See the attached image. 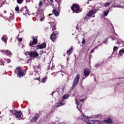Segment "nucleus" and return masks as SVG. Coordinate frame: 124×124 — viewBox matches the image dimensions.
I'll list each match as a JSON object with an SVG mask.
<instances>
[{
  "instance_id": "nucleus-32",
  "label": "nucleus",
  "mask_w": 124,
  "mask_h": 124,
  "mask_svg": "<svg viewBox=\"0 0 124 124\" xmlns=\"http://www.w3.org/2000/svg\"><path fill=\"white\" fill-rule=\"evenodd\" d=\"M96 48H97V46L95 47L94 49H93L91 52V53L92 54V53H93V52H94V49H96Z\"/></svg>"
},
{
  "instance_id": "nucleus-9",
  "label": "nucleus",
  "mask_w": 124,
  "mask_h": 124,
  "mask_svg": "<svg viewBox=\"0 0 124 124\" xmlns=\"http://www.w3.org/2000/svg\"><path fill=\"white\" fill-rule=\"evenodd\" d=\"M39 119V114H35L34 116L30 120L31 123H35Z\"/></svg>"
},
{
  "instance_id": "nucleus-34",
  "label": "nucleus",
  "mask_w": 124,
  "mask_h": 124,
  "mask_svg": "<svg viewBox=\"0 0 124 124\" xmlns=\"http://www.w3.org/2000/svg\"><path fill=\"white\" fill-rule=\"evenodd\" d=\"M51 15H53V14H49V16H48V20H50V19H51V17H50V16H51Z\"/></svg>"
},
{
  "instance_id": "nucleus-2",
  "label": "nucleus",
  "mask_w": 124,
  "mask_h": 124,
  "mask_svg": "<svg viewBox=\"0 0 124 124\" xmlns=\"http://www.w3.org/2000/svg\"><path fill=\"white\" fill-rule=\"evenodd\" d=\"M16 73L19 77H23L26 74V70L18 67L16 69Z\"/></svg>"
},
{
  "instance_id": "nucleus-49",
  "label": "nucleus",
  "mask_w": 124,
  "mask_h": 124,
  "mask_svg": "<svg viewBox=\"0 0 124 124\" xmlns=\"http://www.w3.org/2000/svg\"><path fill=\"white\" fill-rule=\"evenodd\" d=\"M87 3L89 4V2H88Z\"/></svg>"
},
{
  "instance_id": "nucleus-42",
  "label": "nucleus",
  "mask_w": 124,
  "mask_h": 124,
  "mask_svg": "<svg viewBox=\"0 0 124 124\" xmlns=\"http://www.w3.org/2000/svg\"><path fill=\"white\" fill-rule=\"evenodd\" d=\"M40 20H41V21H43V20H44V18H43V19H40Z\"/></svg>"
},
{
  "instance_id": "nucleus-46",
  "label": "nucleus",
  "mask_w": 124,
  "mask_h": 124,
  "mask_svg": "<svg viewBox=\"0 0 124 124\" xmlns=\"http://www.w3.org/2000/svg\"><path fill=\"white\" fill-rule=\"evenodd\" d=\"M56 26V24H54V27L55 28V26Z\"/></svg>"
},
{
  "instance_id": "nucleus-43",
  "label": "nucleus",
  "mask_w": 124,
  "mask_h": 124,
  "mask_svg": "<svg viewBox=\"0 0 124 124\" xmlns=\"http://www.w3.org/2000/svg\"><path fill=\"white\" fill-rule=\"evenodd\" d=\"M99 4H101V5H102V2L100 3Z\"/></svg>"
},
{
  "instance_id": "nucleus-21",
  "label": "nucleus",
  "mask_w": 124,
  "mask_h": 124,
  "mask_svg": "<svg viewBox=\"0 0 124 124\" xmlns=\"http://www.w3.org/2000/svg\"><path fill=\"white\" fill-rule=\"evenodd\" d=\"M124 54V49H121L119 52V56H123Z\"/></svg>"
},
{
  "instance_id": "nucleus-3",
  "label": "nucleus",
  "mask_w": 124,
  "mask_h": 124,
  "mask_svg": "<svg viewBox=\"0 0 124 124\" xmlns=\"http://www.w3.org/2000/svg\"><path fill=\"white\" fill-rule=\"evenodd\" d=\"M68 97H69V95L67 94L64 95L62 97V100L57 104L56 107H60L61 106H62V105H64L65 104V101L64 100V99H67Z\"/></svg>"
},
{
  "instance_id": "nucleus-27",
  "label": "nucleus",
  "mask_w": 124,
  "mask_h": 124,
  "mask_svg": "<svg viewBox=\"0 0 124 124\" xmlns=\"http://www.w3.org/2000/svg\"><path fill=\"white\" fill-rule=\"evenodd\" d=\"M15 10L16 11V13H19V11L20 10L19 7H18V6L16 7L15 8Z\"/></svg>"
},
{
  "instance_id": "nucleus-17",
  "label": "nucleus",
  "mask_w": 124,
  "mask_h": 124,
  "mask_svg": "<svg viewBox=\"0 0 124 124\" xmlns=\"http://www.w3.org/2000/svg\"><path fill=\"white\" fill-rule=\"evenodd\" d=\"M46 47V43H43L41 45H39L38 46V48L39 49H44Z\"/></svg>"
},
{
  "instance_id": "nucleus-11",
  "label": "nucleus",
  "mask_w": 124,
  "mask_h": 124,
  "mask_svg": "<svg viewBox=\"0 0 124 124\" xmlns=\"http://www.w3.org/2000/svg\"><path fill=\"white\" fill-rule=\"evenodd\" d=\"M32 39L33 40L32 42L31 41L30 44H29L30 46H33V45H36V44H37V39L34 38V37H32Z\"/></svg>"
},
{
  "instance_id": "nucleus-7",
  "label": "nucleus",
  "mask_w": 124,
  "mask_h": 124,
  "mask_svg": "<svg viewBox=\"0 0 124 124\" xmlns=\"http://www.w3.org/2000/svg\"><path fill=\"white\" fill-rule=\"evenodd\" d=\"M79 79H80V75L79 74L77 75L76 77L75 78L73 82V87H76V86H77V84L79 82Z\"/></svg>"
},
{
  "instance_id": "nucleus-16",
  "label": "nucleus",
  "mask_w": 124,
  "mask_h": 124,
  "mask_svg": "<svg viewBox=\"0 0 124 124\" xmlns=\"http://www.w3.org/2000/svg\"><path fill=\"white\" fill-rule=\"evenodd\" d=\"M56 37L57 35H54V34L52 33L50 35V39L53 42H54V41L56 39Z\"/></svg>"
},
{
  "instance_id": "nucleus-35",
  "label": "nucleus",
  "mask_w": 124,
  "mask_h": 124,
  "mask_svg": "<svg viewBox=\"0 0 124 124\" xmlns=\"http://www.w3.org/2000/svg\"><path fill=\"white\" fill-rule=\"evenodd\" d=\"M7 62L8 63H10L11 61L10 60V59H7Z\"/></svg>"
},
{
  "instance_id": "nucleus-28",
  "label": "nucleus",
  "mask_w": 124,
  "mask_h": 124,
  "mask_svg": "<svg viewBox=\"0 0 124 124\" xmlns=\"http://www.w3.org/2000/svg\"><path fill=\"white\" fill-rule=\"evenodd\" d=\"M24 0H17V2L19 4H21L23 2Z\"/></svg>"
},
{
  "instance_id": "nucleus-15",
  "label": "nucleus",
  "mask_w": 124,
  "mask_h": 124,
  "mask_svg": "<svg viewBox=\"0 0 124 124\" xmlns=\"http://www.w3.org/2000/svg\"><path fill=\"white\" fill-rule=\"evenodd\" d=\"M91 72V71H90V69H88V68H85L84 69V75L86 76V77H88L89 75H90V73Z\"/></svg>"
},
{
  "instance_id": "nucleus-4",
  "label": "nucleus",
  "mask_w": 124,
  "mask_h": 124,
  "mask_svg": "<svg viewBox=\"0 0 124 124\" xmlns=\"http://www.w3.org/2000/svg\"><path fill=\"white\" fill-rule=\"evenodd\" d=\"M13 115H15L16 119H22L23 118V114L21 111L14 110L11 112Z\"/></svg>"
},
{
  "instance_id": "nucleus-50",
  "label": "nucleus",
  "mask_w": 124,
  "mask_h": 124,
  "mask_svg": "<svg viewBox=\"0 0 124 124\" xmlns=\"http://www.w3.org/2000/svg\"><path fill=\"white\" fill-rule=\"evenodd\" d=\"M54 76H56V75H55Z\"/></svg>"
},
{
  "instance_id": "nucleus-48",
  "label": "nucleus",
  "mask_w": 124,
  "mask_h": 124,
  "mask_svg": "<svg viewBox=\"0 0 124 124\" xmlns=\"http://www.w3.org/2000/svg\"><path fill=\"white\" fill-rule=\"evenodd\" d=\"M116 34V35H117L118 36V34Z\"/></svg>"
},
{
  "instance_id": "nucleus-6",
  "label": "nucleus",
  "mask_w": 124,
  "mask_h": 124,
  "mask_svg": "<svg viewBox=\"0 0 124 124\" xmlns=\"http://www.w3.org/2000/svg\"><path fill=\"white\" fill-rule=\"evenodd\" d=\"M71 9L73 13H79V10H80V7L78 4H74L73 6L71 7Z\"/></svg>"
},
{
  "instance_id": "nucleus-47",
  "label": "nucleus",
  "mask_w": 124,
  "mask_h": 124,
  "mask_svg": "<svg viewBox=\"0 0 124 124\" xmlns=\"http://www.w3.org/2000/svg\"><path fill=\"white\" fill-rule=\"evenodd\" d=\"M92 0H88V1H91Z\"/></svg>"
},
{
  "instance_id": "nucleus-29",
  "label": "nucleus",
  "mask_w": 124,
  "mask_h": 124,
  "mask_svg": "<svg viewBox=\"0 0 124 124\" xmlns=\"http://www.w3.org/2000/svg\"><path fill=\"white\" fill-rule=\"evenodd\" d=\"M43 4V2H42V1L40 0L39 3V6L40 7Z\"/></svg>"
},
{
  "instance_id": "nucleus-25",
  "label": "nucleus",
  "mask_w": 124,
  "mask_h": 124,
  "mask_svg": "<svg viewBox=\"0 0 124 124\" xmlns=\"http://www.w3.org/2000/svg\"><path fill=\"white\" fill-rule=\"evenodd\" d=\"M46 80H47V77H45L44 78H43V79L42 80V83H46Z\"/></svg>"
},
{
  "instance_id": "nucleus-44",
  "label": "nucleus",
  "mask_w": 124,
  "mask_h": 124,
  "mask_svg": "<svg viewBox=\"0 0 124 124\" xmlns=\"http://www.w3.org/2000/svg\"><path fill=\"white\" fill-rule=\"evenodd\" d=\"M4 13H6V11H4Z\"/></svg>"
},
{
  "instance_id": "nucleus-24",
  "label": "nucleus",
  "mask_w": 124,
  "mask_h": 124,
  "mask_svg": "<svg viewBox=\"0 0 124 124\" xmlns=\"http://www.w3.org/2000/svg\"><path fill=\"white\" fill-rule=\"evenodd\" d=\"M109 10H108L107 12H106V11L104 12V13H103L104 16H107V15H108V14H109Z\"/></svg>"
},
{
  "instance_id": "nucleus-20",
  "label": "nucleus",
  "mask_w": 124,
  "mask_h": 124,
  "mask_svg": "<svg viewBox=\"0 0 124 124\" xmlns=\"http://www.w3.org/2000/svg\"><path fill=\"white\" fill-rule=\"evenodd\" d=\"M2 40L6 43L7 41V36L3 35L2 37Z\"/></svg>"
},
{
  "instance_id": "nucleus-40",
  "label": "nucleus",
  "mask_w": 124,
  "mask_h": 124,
  "mask_svg": "<svg viewBox=\"0 0 124 124\" xmlns=\"http://www.w3.org/2000/svg\"><path fill=\"white\" fill-rule=\"evenodd\" d=\"M54 93H55V92H53L52 93V95H53V94H54Z\"/></svg>"
},
{
  "instance_id": "nucleus-10",
  "label": "nucleus",
  "mask_w": 124,
  "mask_h": 124,
  "mask_svg": "<svg viewBox=\"0 0 124 124\" xmlns=\"http://www.w3.org/2000/svg\"><path fill=\"white\" fill-rule=\"evenodd\" d=\"M104 124H113V119L111 118H108L107 119L103 121Z\"/></svg>"
},
{
  "instance_id": "nucleus-30",
  "label": "nucleus",
  "mask_w": 124,
  "mask_h": 124,
  "mask_svg": "<svg viewBox=\"0 0 124 124\" xmlns=\"http://www.w3.org/2000/svg\"><path fill=\"white\" fill-rule=\"evenodd\" d=\"M117 50H118V47H117V46H114L113 52H115V51H117Z\"/></svg>"
},
{
  "instance_id": "nucleus-13",
  "label": "nucleus",
  "mask_w": 124,
  "mask_h": 124,
  "mask_svg": "<svg viewBox=\"0 0 124 124\" xmlns=\"http://www.w3.org/2000/svg\"><path fill=\"white\" fill-rule=\"evenodd\" d=\"M90 122H92L93 124H104L103 121H101L100 120H93L92 121H90Z\"/></svg>"
},
{
  "instance_id": "nucleus-45",
  "label": "nucleus",
  "mask_w": 124,
  "mask_h": 124,
  "mask_svg": "<svg viewBox=\"0 0 124 124\" xmlns=\"http://www.w3.org/2000/svg\"><path fill=\"white\" fill-rule=\"evenodd\" d=\"M51 2H53V0H50Z\"/></svg>"
},
{
  "instance_id": "nucleus-23",
  "label": "nucleus",
  "mask_w": 124,
  "mask_h": 124,
  "mask_svg": "<svg viewBox=\"0 0 124 124\" xmlns=\"http://www.w3.org/2000/svg\"><path fill=\"white\" fill-rule=\"evenodd\" d=\"M72 53V48H70L68 50H67L66 54L67 55H70Z\"/></svg>"
},
{
  "instance_id": "nucleus-1",
  "label": "nucleus",
  "mask_w": 124,
  "mask_h": 124,
  "mask_svg": "<svg viewBox=\"0 0 124 124\" xmlns=\"http://www.w3.org/2000/svg\"><path fill=\"white\" fill-rule=\"evenodd\" d=\"M91 117H89L84 114H82L79 117V119L84 122H86V124H93V122H91V121L93 120H91Z\"/></svg>"
},
{
  "instance_id": "nucleus-31",
  "label": "nucleus",
  "mask_w": 124,
  "mask_h": 124,
  "mask_svg": "<svg viewBox=\"0 0 124 124\" xmlns=\"http://www.w3.org/2000/svg\"><path fill=\"white\" fill-rule=\"evenodd\" d=\"M17 40L18 42H21L22 40H23V39H22V38H19L17 39Z\"/></svg>"
},
{
  "instance_id": "nucleus-18",
  "label": "nucleus",
  "mask_w": 124,
  "mask_h": 124,
  "mask_svg": "<svg viewBox=\"0 0 124 124\" xmlns=\"http://www.w3.org/2000/svg\"><path fill=\"white\" fill-rule=\"evenodd\" d=\"M20 11L23 13L24 15H25V13H24V11L25 13H28V10H27L26 8H22L20 10Z\"/></svg>"
},
{
  "instance_id": "nucleus-41",
  "label": "nucleus",
  "mask_w": 124,
  "mask_h": 124,
  "mask_svg": "<svg viewBox=\"0 0 124 124\" xmlns=\"http://www.w3.org/2000/svg\"><path fill=\"white\" fill-rule=\"evenodd\" d=\"M52 24H53V23H50L51 27L53 26Z\"/></svg>"
},
{
  "instance_id": "nucleus-19",
  "label": "nucleus",
  "mask_w": 124,
  "mask_h": 124,
  "mask_svg": "<svg viewBox=\"0 0 124 124\" xmlns=\"http://www.w3.org/2000/svg\"><path fill=\"white\" fill-rule=\"evenodd\" d=\"M52 12L53 13V14H54V15L57 17V16H59V15H60V14H59V12H58L57 10H53L52 11Z\"/></svg>"
},
{
  "instance_id": "nucleus-5",
  "label": "nucleus",
  "mask_w": 124,
  "mask_h": 124,
  "mask_svg": "<svg viewBox=\"0 0 124 124\" xmlns=\"http://www.w3.org/2000/svg\"><path fill=\"white\" fill-rule=\"evenodd\" d=\"M25 54L26 55H29L30 58H36V57H38V53L36 51H26Z\"/></svg>"
},
{
  "instance_id": "nucleus-8",
  "label": "nucleus",
  "mask_w": 124,
  "mask_h": 124,
  "mask_svg": "<svg viewBox=\"0 0 124 124\" xmlns=\"http://www.w3.org/2000/svg\"><path fill=\"white\" fill-rule=\"evenodd\" d=\"M97 12V11L96 9L92 10L87 14V16H89V17H94V14H95Z\"/></svg>"
},
{
  "instance_id": "nucleus-39",
  "label": "nucleus",
  "mask_w": 124,
  "mask_h": 124,
  "mask_svg": "<svg viewBox=\"0 0 124 124\" xmlns=\"http://www.w3.org/2000/svg\"><path fill=\"white\" fill-rule=\"evenodd\" d=\"M54 74H56V73L54 72V73L51 74V75H54Z\"/></svg>"
},
{
  "instance_id": "nucleus-38",
  "label": "nucleus",
  "mask_w": 124,
  "mask_h": 124,
  "mask_svg": "<svg viewBox=\"0 0 124 124\" xmlns=\"http://www.w3.org/2000/svg\"><path fill=\"white\" fill-rule=\"evenodd\" d=\"M114 7L123 8V7L121 6H114Z\"/></svg>"
},
{
  "instance_id": "nucleus-37",
  "label": "nucleus",
  "mask_w": 124,
  "mask_h": 124,
  "mask_svg": "<svg viewBox=\"0 0 124 124\" xmlns=\"http://www.w3.org/2000/svg\"><path fill=\"white\" fill-rule=\"evenodd\" d=\"M84 100H85V99L82 98V99L80 100V101H81V102H83V101H84Z\"/></svg>"
},
{
  "instance_id": "nucleus-12",
  "label": "nucleus",
  "mask_w": 124,
  "mask_h": 124,
  "mask_svg": "<svg viewBox=\"0 0 124 124\" xmlns=\"http://www.w3.org/2000/svg\"><path fill=\"white\" fill-rule=\"evenodd\" d=\"M75 102L76 104H77V108L78 109V111H80L81 112V109H80L82 107V105H80V102L77 101L76 99H75Z\"/></svg>"
},
{
  "instance_id": "nucleus-26",
  "label": "nucleus",
  "mask_w": 124,
  "mask_h": 124,
  "mask_svg": "<svg viewBox=\"0 0 124 124\" xmlns=\"http://www.w3.org/2000/svg\"><path fill=\"white\" fill-rule=\"evenodd\" d=\"M111 4V3L109 2H106L104 3V5L105 6V7H108V6H109Z\"/></svg>"
},
{
  "instance_id": "nucleus-22",
  "label": "nucleus",
  "mask_w": 124,
  "mask_h": 124,
  "mask_svg": "<svg viewBox=\"0 0 124 124\" xmlns=\"http://www.w3.org/2000/svg\"><path fill=\"white\" fill-rule=\"evenodd\" d=\"M52 31H53V33L52 34L57 35V34H58L59 32H58L57 31H56V29L55 28H53L52 29Z\"/></svg>"
},
{
  "instance_id": "nucleus-14",
  "label": "nucleus",
  "mask_w": 124,
  "mask_h": 124,
  "mask_svg": "<svg viewBox=\"0 0 124 124\" xmlns=\"http://www.w3.org/2000/svg\"><path fill=\"white\" fill-rule=\"evenodd\" d=\"M1 53H3V52H5V55L7 56H12V53H11V51L10 50H7L6 51H4V50H1Z\"/></svg>"
},
{
  "instance_id": "nucleus-36",
  "label": "nucleus",
  "mask_w": 124,
  "mask_h": 124,
  "mask_svg": "<svg viewBox=\"0 0 124 124\" xmlns=\"http://www.w3.org/2000/svg\"><path fill=\"white\" fill-rule=\"evenodd\" d=\"M35 80H38V81H40V78H34Z\"/></svg>"
},
{
  "instance_id": "nucleus-33",
  "label": "nucleus",
  "mask_w": 124,
  "mask_h": 124,
  "mask_svg": "<svg viewBox=\"0 0 124 124\" xmlns=\"http://www.w3.org/2000/svg\"><path fill=\"white\" fill-rule=\"evenodd\" d=\"M85 42L86 41H85V39L83 38L82 42V44H85Z\"/></svg>"
}]
</instances>
